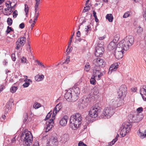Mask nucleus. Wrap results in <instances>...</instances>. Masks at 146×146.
Masks as SVG:
<instances>
[{
  "mask_svg": "<svg viewBox=\"0 0 146 146\" xmlns=\"http://www.w3.org/2000/svg\"><path fill=\"white\" fill-rule=\"evenodd\" d=\"M36 62H37L38 65L41 66L43 68H45V67L43 63L40 62L38 60H36Z\"/></svg>",
  "mask_w": 146,
  "mask_h": 146,
  "instance_id": "37998d69",
  "label": "nucleus"
},
{
  "mask_svg": "<svg viewBox=\"0 0 146 146\" xmlns=\"http://www.w3.org/2000/svg\"><path fill=\"white\" fill-rule=\"evenodd\" d=\"M72 91L73 95L74 100H76L78 99V96L79 95L80 90L78 87L75 85Z\"/></svg>",
  "mask_w": 146,
  "mask_h": 146,
  "instance_id": "dca6fc26",
  "label": "nucleus"
},
{
  "mask_svg": "<svg viewBox=\"0 0 146 146\" xmlns=\"http://www.w3.org/2000/svg\"><path fill=\"white\" fill-rule=\"evenodd\" d=\"M118 66L117 63H114L111 65L109 69L111 71H115L118 68Z\"/></svg>",
  "mask_w": 146,
  "mask_h": 146,
  "instance_id": "bb28decb",
  "label": "nucleus"
},
{
  "mask_svg": "<svg viewBox=\"0 0 146 146\" xmlns=\"http://www.w3.org/2000/svg\"><path fill=\"white\" fill-rule=\"evenodd\" d=\"M140 94L145 101H146V87L141 88L140 90Z\"/></svg>",
  "mask_w": 146,
  "mask_h": 146,
  "instance_id": "412c9836",
  "label": "nucleus"
},
{
  "mask_svg": "<svg viewBox=\"0 0 146 146\" xmlns=\"http://www.w3.org/2000/svg\"><path fill=\"white\" fill-rule=\"evenodd\" d=\"M38 17V16L36 15H35V16H34V20L33 21V22L34 23H36L35 21L37 20Z\"/></svg>",
  "mask_w": 146,
  "mask_h": 146,
  "instance_id": "0e129e2a",
  "label": "nucleus"
},
{
  "mask_svg": "<svg viewBox=\"0 0 146 146\" xmlns=\"http://www.w3.org/2000/svg\"><path fill=\"white\" fill-rule=\"evenodd\" d=\"M25 27L24 24L23 23H22L19 25V27L21 29H23Z\"/></svg>",
  "mask_w": 146,
  "mask_h": 146,
  "instance_id": "e2e57ef3",
  "label": "nucleus"
},
{
  "mask_svg": "<svg viewBox=\"0 0 146 146\" xmlns=\"http://www.w3.org/2000/svg\"><path fill=\"white\" fill-rule=\"evenodd\" d=\"M18 88L17 86H12L10 89V92L13 93H15L17 90Z\"/></svg>",
  "mask_w": 146,
  "mask_h": 146,
  "instance_id": "72a5a7b5",
  "label": "nucleus"
},
{
  "mask_svg": "<svg viewBox=\"0 0 146 146\" xmlns=\"http://www.w3.org/2000/svg\"><path fill=\"white\" fill-rule=\"evenodd\" d=\"M87 28H86L85 29H86V31L88 33L90 31H91V25H88L87 26Z\"/></svg>",
  "mask_w": 146,
  "mask_h": 146,
  "instance_id": "a18cd8bd",
  "label": "nucleus"
},
{
  "mask_svg": "<svg viewBox=\"0 0 146 146\" xmlns=\"http://www.w3.org/2000/svg\"><path fill=\"white\" fill-rule=\"evenodd\" d=\"M104 44L103 42L100 43H98L96 47H103Z\"/></svg>",
  "mask_w": 146,
  "mask_h": 146,
  "instance_id": "680f3d73",
  "label": "nucleus"
},
{
  "mask_svg": "<svg viewBox=\"0 0 146 146\" xmlns=\"http://www.w3.org/2000/svg\"><path fill=\"white\" fill-rule=\"evenodd\" d=\"M78 106L80 109H83L84 108V105L82 103L79 104Z\"/></svg>",
  "mask_w": 146,
  "mask_h": 146,
  "instance_id": "6e6d98bb",
  "label": "nucleus"
},
{
  "mask_svg": "<svg viewBox=\"0 0 146 146\" xmlns=\"http://www.w3.org/2000/svg\"><path fill=\"white\" fill-rule=\"evenodd\" d=\"M39 5L35 4V13L37 12V10L38 9V6Z\"/></svg>",
  "mask_w": 146,
  "mask_h": 146,
  "instance_id": "052dcab7",
  "label": "nucleus"
},
{
  "mask_svg": "<svg viewBox=\"0 0 146 146\" xmlns=\"http://www.w3.org/2000/svg\"><path fill=\"white\" fill-rule=\"evenodd\" d=\"M77 40L79 42H80L82 41H83L86 44V42L85 40L84 39H82L80 38H79L77 39Z\"/></svg>",
  "mask_w": 146,
  "mask_h": 146,
  "instance_id": "338daca9",
  "label": "nucleus"
},
{
  "mask_svg": "<svg viewBox=\"0 0 146 146\" xmlns=\"http://www.w3.org/2000/svg\"><path fill=\"white\" fill-rule=\"evenodd\" d=\"M138 135L141 139L146 138V129L143 132H141L140 129L137 131Z\"/></svg>",
  "mask_w": 146,
  "mask_h": 146,
  "instance_id": "4be33fe9",
  "label": "nucleus"
},
{
  "mask_svg": "<svg viewBox=\"0 0 146 146\" xmlns=\"http://www.w3.org/2000/svg\"><path fill=\"white\" fill-rule=\"evenodd\" d=\"M82 118L79 113H76L71 115L70 120V127L74 130L77 129L81 124Z\"/></svg>",
  "mask_w": 146,
  "mask_h": 146,
  "instance_id": "f257e3e1",
  "label": "nucleus"
},
{
  "mask_svg": "<svg viewBox=\"0 0 146 146\" xmlns=\"http://www.w3.org/2000/svg\"><path fill=\"white\" fill-rule=\"evenodd\" d=\"M143 110V109L142 107H140L137 109V111L138 112V113H140Z\"/></svg>",
  "mask_w": 146,
  "mask_h": 146,
  "instance_id": "864d4df0",
  "label": "nucleus"
},
{
  "mask_svg": "<svg viewBox=\"0 0 146 146\" xmlns=\"http://www.w3.org/2000/svg\"><path fill=\"white\" fill-rule=\"evenodd\" d=\"M106 18L110 22H112L113 20V17L111 14H107L106 16Z\"/></svg>",
  "mask_w": 146,
  "mask_h": 146,
  "instance_id": "cd10ccee",
  "label": "nucleus"
},
{
  "mask_svg": "<svg viewBox=\"0 0 146 146\" xmlns=\"http://www.w3.org/2000/svg\"><path fill=\"white\" fill-rule=\"evenodd\" d=\"M70 56H68L67 57L66 59L65 62V63L68 64V63L69 61H70Z\"/></svg>",
  "mask_w": 146,
  "mask_h": 146,
  "instance_id": "bf43d9fd",
  "label": "nucleus"
},
{
  "mask_svg": "<svg viewBox=\"0 0 146 146\" xmlns=\"http://www.w3.org/2000/svg\"><path fill=\"white\" fill-rule=\"evenodd\" d=\"M15 54H12V60L13 61H15L16 60V58L15 57Z\"/></svg>",
  "mask_w": 146,
  "mask_h": 146,
  "instance_id": "69168bd1",
  "label": "nucleus"
},
{
  "mask_svg": "<svg viewBox=\"0 0 146 146\" xmlns=\"http://www.w3.org/2000/svg\"><path fill=\"white\" fill-rule=\"evenodd\" d=\"M102 109L101 107L97 104L92 107L89 111V116L92 118L97 117Z\"/></svg>",
  "mask_w": 146,
  "mask_h": 146,
  "instance_id": "1a4fd4ad",
  "label": "nucleus"
},
{
  "mask_svg": "<svg viewBox=\"0 0 146 146\" xmlns=\"http://www.w3.org/2000/svg\"><path fill=\"white\" fill-rule=\"evenodd\" d=\"M132 126V124L129 123H123L119 129L120 135L122 137H124L130 131Z\"/></svg>",
  "mask_w": 146,
  "mask_h": 146,
  "instance_id": "0eeeda50",
  "label": "nucleus"
},
{
  "mask_svg": "<svg viewBox=\"0 0 146 146\" xmlns=\"http://www.w3.org/2000/svg\"><path fill=\"white\" fill-rule=\"evenodd\" d=\"M127 88L125 85H121L117 92L118 97L123 99L125 96L126 94Z\"/></svg>",
  "mask_w": 146,
  "mask_h": 146,
  "instance_id": "9b49d317",
  "label": "nucleus"
},
{
  "mask_svg": "<svg viewBox=\"0 0 146 146\" xmlns=\"http://www.w3.org/2000/svg\"><path fill=\"white\" fill-rule=\"evenodd\" d=\"M13 17L14 18H15L18 15V11L17 10H15L13 12Z\"/></svg>",
  "mask_w": 146,
  "mask_h": 146,
  "instance_id": "49530a36",
  "label": "nucleus"
},
{
  "mask_svg": "<svg viewBox=\"0 0 146 146\" xmlns=\"http://www.w3.org/2000/svg\"><path fill=\"white\" fill-rule=\"evenodd\" d=\"M78 146H87V145L82 141H80L78 143Z\"/></svg>",
  "mask_w": 146,
  "mask_h": 146,
  "instance_id": "09e8293b",
  "label": "nucleus"
},
{
  "mask_svg": "<svg viewBox=\"0 0 146 146\" xmlns=\"http://www.w3.org/2000/svg\"><path fill=\"white\" fill-rule=\"evenodd\" d=\"M25 41V37H21L19 38L16 42L15 49L17 50H19L21 47L23 46L24 45Z\"/></svg>",
  "mask_w": 146,
  "mask_h": 146,
  "instance_id": "ddd939ff",
  "label": "nucleus"
},
{
  "mask_svg": "<svg viewBox=\"0 0 146 146\" xmlns=\"http://www.w3.org/2000/svg\"><path fill=\"white\" fill-rule=\"evenodd\" d=\"M26 61H27V59L26 57H23L21 59V62L23 63H27Z\"/></svg>",
  "mask_w": 146,
  "mask_h": 146,
  "instance_id": "de8ad7c7",
  "label": "nucleus"
},
{
  "mask_svg": "<svg viewBox=\"0 0 146 146\" xmlns=\"http://www.w3.org/2000/svg\"><path fill=\"white\" fill-rule=\"evenodd\" d=\"M58 142L56 137H52L50 139L47 140V146H57Z\"/></svg>",
  "mask_w": 146,
  "mask_h": 146,
  "instance_id": "4468645a",
  "label": "nucleus"
},
{
  "mask_svg": "<svg viewBox=\"0 0 146 146\" xmlns=\"http://www.w3.org/2000/svg\"><path fill=\"white\" fill-rule=\"evenodd\" d=\"M90 9V7L89 5H86L85 7L84 8V9L83 10V13H85L88 11Z\"/></svg>",
  "mask_w": 146,
  "mask_h": 146,
  "instance_id": "2f4dec72",
  "label": "nucleus"
},
{
  "mask_svg": "<svg viewBox=\"0 0 146 146\" xmlns=\"http://www.w3.org/2000/svg\"><path fill=\"white\" fill-rule=\"evenodd\" d=\"M104 51V47H96L95 53V55L97 57H101L103 54Z\"/></svg>",
  "mask_w": 146,
  "mask_h": 146,
  "instance_id": "f3484780",
  "label": "nucleus"
},
{
  "mask_svg": "<svg viewBox=\"0 0 146 146\" xmlns=\"http://www.w3.org/2000/svg\"><path fill=\"white\" fill-rule=\"evenodd\" d=\"M134 38L131 35L126 36L123 40L119 43L124 47L125 49H128L130 46L133 44L134 42Z\"/></svg>",
  "mask_w": 146,
  "mask_h": 146,
  "instance_id": "20e7f679",
  "label": "nucleus"
},
{
  "mask_svg": "<svg viewBox=\"0 0 146 146\" xmlns=\"http://www.w3.org/2000/svg\"><path fill=\"white\" fill-rule=\"evenodd\" d=\"M131 14V12L127 11L124 14L123 17V18H126L130 16Z\"/></svg>",
  "mask_w": 146,
  "mask_h": 146,
  "instance_id": "e433bc0d",
  "label": "nucleus"
},
{
  "mask_svg": "<svg viewBox=\"0 0 146 146\" xmlns=\"http://www.w3.org/2000/svg\"><path fill=\"white\" fill-rule=\"evenodd\" d=\"M114 112V109L112 108L109 107H106L104 109L101 117L102 118H109L113 115Z\"/></svg>",
  "mask_w": 146,
  "mask_h": 146,
  "instance_id": "6e6552de",
  "label": "nucleus"
},
{
  "mask_svg": "<svg viewBox=\"0 0 146 146\" xmlns=\"http://www.w3.org/2000/svg\"><path fill=\"white\" fill-rule=\"evenodd\" d=\"M86 19L85 18H84V19L83 20V21H82V22L80 24L79 26L78 29H80V26H81L83 24L85 23L86 22Z\"/></svg>",
  "mask_w": 146,
  "mask_h": 146,
  "instance_id": "13d9d810",
  "label": "nucleus"
},
{
  "mask_svg": "<svg viewBox=\"0 0 146 146\" xmlns=\"http://www.w3.org/2000/svg\"><path fill=\"white\" fill-rule=\"evenodd\" d=\"M82 118L79 113H76L71 115L70 120V127L74 130L77 129L81 124Z\"/></svg>",
  "mask_w": 146,
  "mask_h": 146,
  "instance_id": "f03ea898",
  "label": "nucleus"
},
{
  "mask_svg": "<svg viewBox=\"0 0 146 146\" xmlns=\"http://www.w3.org/2000/svg\"><path fill=\"white\" fill-rule=\"evenodd\" d=\"M61 105V104L59 103L56 106L54 110L53 113L54 114L57 113L62 108Z\"/></svg>",
  "mask_w": 146,
  "mask_h": 146,
  "instance_id": "b1692460",
  "label": "nucleus"
},
{
  "mask_svg": "<svg viewBox=\"0 0 146 146\" xmlns=\"http://www.w3.org/2000/svg\"><path fill=\"white\" fill-rule=\"evenodd\" d=\"M92 63L94 65V66L104 67L105 62L104 60L100 58H97L94 59Z\"/></svg>",
  "mask_w": 146,
  "mask_h": 146,
  "instance_id": "f8f14e48",
  "label": "nucleus"
},
{
  "mask_svg": "<svg viewBox=\"0 0 146 146\" xmlns=\"http://www.w3.org/2000/svg\"><path fill=\"white\" fill-rule=\"evenodd\" d=\"M90 66L89 63H87L85 65L84 67V70L87 72L88 71L90 70Z\"/></svg>",
  "mask_w": 146,
  "mask_h": 146,
  "instance_id": "f704fd0d",
  "label": "nucleus"
},
{
  "mask_svg": "<svg viewBox=\"0 0 146 146\" xmlns=\"http://www.w3.org/2000/svg\"><path fill=\"white\" fill-rule=\"evenodd\" d=\"M3 64L5 66H6L8 63L5 60H4L3 62Z\"/></svg>",
  "mask_w": 146,
  "mask_h": 146,
  "instance_id": "774afa93",
  "label": "nucleus"
},
{
  "mask_svg": "<svg viewBox=\"0 0 146 146\" xmlns=\"http://www.w3.org/2000/svg\"><path fill=\"white\" fill-rule=\"evenodd\" d=\"M12 3V2L10 1H9L5 3V5L7 8L5 9V11H8V10H9L10 9H12V8H11Z\"/></svg>",
  "mask_w": 146,
  "mask_h": 146,
  "instance_id": "a878e982",
  "label": "nucleus"
},
{
  "mask_svg": "<svg viewBox=\"0 0 146 146\" xmlns=\"http://www.w3.org/2000/svg\"><path fill=\"white\" fill-rule=\"evenodd\" d=\"M95 78L94 76L93 78H92L90 80V83L93 85H94L96 83V80L95 79Z\"/></svg>",
  "mask_w": 146,
  "mask_h": 146,
  "instance_id": "a19ab883",
  "label": "nucleus"
},
{
  "mask_svg": "<svg viewBox=\"0 0 146 146\" xmlns=\"http://www.w3.org/2000/svg\"><path fill=\"white\" fill-rule=\"evenodd\" d=\"M27 50L28 51L29 53H30L31 54H32V52L31 50V47L30 42L29 41L28 42L27 46Z\"/></svg>",
  "mask_w": 146,
  "mask_h": 146,
  "instance_id": "7c9ffc66",
  "label": "nucleus"
},
{
  "mask_svg": "<svg viewBox=\"0 0 146 146\" xmlns=\"http://www.w3.org/2000/svg\"><path fill=\"white\" fill-rule=\"evenodd\" d=\"M127 50L125 49L123 46L118 43L117 45L116 50L115 51L114 55L116 58L118 60L121 58L123 57L124 51Z\"/></svg>",
  "mask_w": 146,
  "mask_h": 146,
  "instance_id": "423d86ee",
  "label": "nucleus"
},
{
  "mask_svg": "<svg viewBox=\"0 0 146 146\" xmlns=\"http://www.w3.org/2000/svg\"><path fill=\"white\" fill-rule=\"evenodd\" d=\"M116 44L115 42L113 41H111L108 46V49L110 51L113 50L115 48Z\"/></svg>",
  "mask_w": 146,
  "mask_h": 146,
  "instance_id": "5701e85b",
  "label": "nucleus"
},
{
  "mask_svg": "<svg viewBox=\"0 0 146 146\" xmlns=\"http://www.w3.org/2000/svg\"><path fill=\"white\" fill-rule=\"evenodd\" d=\"M40 104L37 102L35 103L33 105V107L35 109H37L40 107Z\"/></svg>",
  "mask_w": 146,
  "mask_h": 146,
  "instance_id": "79ce46f5",
  "label": "nucleus"
},
{
  "mask_svg": "<svg viewBox=\"0 0 146 146\" xmlns=\"http://www.w3.org/2000/svg\"><path fill=\"white\" fill-rule=\"evenodd\" d=\"M30 84L29 82H26L23 84V86L24 87L26 88L28 87L29 85Z\"/></svg>",
  "mask_w": 146,
  "mask_h": 146,
  "instance_id": "8fccbe9b",
  "label": "nucleus"
},
{
  "mask_svg": "<svg viewBox=\"0 0 146 146\" xmlns=\"http://www.w3.org/2000/svg\"><path fill=\"white\" fill-rule=\"evenodd\" d=\"M113 104L115 106H118V101H113L112 102Z\"/></svg>",
  "mask_w": 146,
  "mask_h": 146,
  "instance_id": "603ef678",
  "label": "nucleus"
},
{
  "mask_svg": "<svg viewBox=\"0 0 146 146\" xmlns=\"http://www.w3.org/2000/svg\"><path fill=\"white\" fill-rule=\"evenodd\" d=\"M44 78V76L43 75H40L37 74L35 76V80L37 81H40L42 80Z\"/></svg>",
  "mask_w": 146,
  "mask_h": 146,
  "instance_id": "393cba45",
  "label": "nucleus"
},
{
  "mask_svg": "<svg viewBox=\"0 0 146 146\" xmlns=\"http://www.w3.org/2000/svg\"><path fill=\"white\" fill-rule=\"evenodd\" d=\"M101 68L98 66H94L93 69V74L95 79L98 80H100L103 75V72L101 71Z\"/></svg>",
  "mask_w": 146,
  "mask_h": 146,
  "instance_id": "9d476101",
  "label": "nucleus"
},
{
  "mask_svg": "<svg viewBox=\"0 0 146 146\" xmlns=\"http://www.w3.org/2000/svg\"><path fill=\"white\" fill-rule=\"evenodd\" d=\"M68 119V117L67 115H64L61 118L60 121V124L62 126H65L67 124V120Z\"/></svg>",
  "mask_w": 146,
  "mask_h": 146,
  "instance_id": "6ab92c4d",
  "label": "nucleus"
},
{
  "mask_svg": "<svg viewBox=\"0 0 146 146\" xmlns=\"http://www.w3.org/2000/svg\"><path fill=\"white\" fill-rule=\"evenodd\" d=\"M60 142L64 144L69 140V135L67 134H65L60 137Z\"/></svg>",
  "mask_w": 146,
  "mask_h": 146,
  "instance_id": "aec40b11",
  "label": "nucleus"
},
{
  "mask_svg": "<svg viewBox=\"0 0 146 146\" xmlns=\"http://www.w3.org/2000/svg\"><path fill=\"white\" fill-rule=\"evenodd\" d=\"M53 123V119H48V121L46 122V125L44 131L47 132L49 131L52 127Z\"/></svg>",
  "mask_w": 146,
  "mask_h": 146,
  "instance_id": "a211bd4d",
  "label": "nucleus"
},
{
  "mask_svg": "<svg viewBox=\"0 0 146 146\" xmlns=\"http://www.w3.org/2000/svg\"><path fill=\"white\" fill-rule=\"evenodd\" d=\"M74 35V32L73 33V34L71 36V38H70V41H69V42L68 43V47L67 49H66V51H67L68 49L69 48V47L70 46V45L71 43V42H72V38H73Z\"/></svg>",
  "mask_w": 146,
  "mask_h": 146,
  "instance_id": "ea45409f",
  "label": "nucleus"
},
{
  "mask_svg": "<svg viewBox=\"0 0 146 146\" xmlns=\"http://www.w3.org/2000/svg\"><path fill=\"white\" fill-rule=\"evenodd\" d=\"M13 31L11 27L8 26L7 27V29L6 31V32L7 34L9 33L11 31Z\"/></svg>",
  "mask_w": 146,
  "mask_h": 146,
  "instance_id": "c03bdc74",
  "label": "nucleus"
},
{
  "mask_svg": "<svg viewBox=\"0 0 146 146\" xmlns=\"http://www.w3.org/2000/svg\"><path fill=\"white\" fill-rule=\"evenodd\" d=\"M21 140L23 146H30L33 141V136L30 131L27 129L22 132L21 136Z\"/></svg>",
  "mask_w": 146,
  "mask_h": 146,
  "instance_id": "7ed1b4c3",
  "label": "nucleus"
},
{
  "mask_svg": "<svg viewBox=\"0 0 146 146\" xmlns=\"http://www.w3.org/2000/svg\"><path fill=\"white\" fill-rule=\"evenodd\" d=\"M64 98L69 102H74L76 101L74 100L73 95L72 91L70 90H69L66 92L64 95Z\"/></svg>",
  "mask_w": 146,
  "mask_h": 146,
  "instance_id": "2eb2a0df",
  "label": "nucleus"
},
{
  "mask_svg": "<svg viewBox=\"0 0 146 146\" xmlns=\"http://www.w3.org/2000/svg\"><path fill=\"white\" fill-rule=\"evenodd\" d=\"M24 10L25 13L26 15V17H27V15L28 14V11L29 10V8L28 5L26 4H25V5Z\"/></svg>",
  "mask_w": 146,
  "mask_h": 146,
  "instance_id": "4c0bfd02",
  "label": "nucleus"
},
{
  "mask_svg": "<svg viewBox=\"0 0 146 146\" xmlns=\"http://www.w3.org/2000/svg\"><path fill=\"white\" fill-rule=\"evenodd\" d=\"M51 115V113L50 112L48 113L46 116V118H45V120H46L47 119H49Z\"/></svg>",
  "mask_w": 146,
  "mask_h": 146,
  "instance_id": "4d7b16f0",
  "label": "nucleus"
},
{
  "mask_svg": "<svg viewBox=\"0 0 146 146\" xmlns=\"http://www.w3.org/2000/svg\"><path fill=\"white\" fill-rule=\"evenodd\" d=\"M143 115L138 112L135 113L133 114H130L128 116L129 123L132 124L133 123L137 122L141 120L143 118Z\"/></svg>",
  "mask_w": 146,
  "mask_h": 146,
  "instance_id": "39448f33",
  "label": "nucleus"
},
{
  "mask_svg": "<svg viewBox=\"0 0 146 146\" xmlns=\"http://www.w3.org/2000/svg\"><path fill=\"white\" fill-rule=\"evenodd\" d=\"M119 39V37L118 36H117V35H116V36H115L112 41H113L116 42Z\"/></svg>",
  "mask_w": 146,
  "mask_h": 146,
  "instance_id": "5fc2aeb1",
  "label": "nucleus"
},
{
  "mask_svg": "<svg viewBox=\"0 0 146 146\" xmlns=\"http://www.w3.org/2000/svg\"><path fill=\"white\" fill-rule=\"evenodd\" d=\"M93 92L94 95H97L99 93V90L98 88L97 87H94V88L93 90Z\"/></svg>",
  "mask_w": 146,
  "mask_h": 146,
  "instance_id": "c756f323",
  "label": "nucleus"
},
{
  "mask_svg": "<svg viewBox=\"0 0 146 146\" xmlns=\"http://www.w3.org/2000/svg\"><path fill=\"white\" fill-rule=\"evenodd\" d=\"M143 31V28L139 26L137 28V32L139 34H141Z\"/></svg>",
  "mask_w": 146,
  "mask_h": 146,
  "instance_id": "473e14b6",
  "label": "nucleus"
},
{
  "mask_svg": "<svg viewBox=\"0 0 146 146\" xmlns=\"http://www.w3.org/2000/svg\"><path fill=\"white\" fill-rule=\"evenodd\" d=\"M12 12V9H10L8 11H5L4 13V14L5 15L7 16H9L11 15Z\"/></svg>",
  "mask_w": 146,
  "mask_h": 146,
  "instance_id": "c9c22d12",
  "label": "nucleus"
},
{
  "mask_svg": "<svg viewBox=\"0 0 146 146\" xmlns=\"http://www.w3.org/2000/svg\"><path fill=\"white\" fill-rule=\"evenodd\" d=\"M11 109V107L9 105H7L6 106L5 111L7 112L9 111Z\"/></svg>",
  "mask_w": 146,
  "mask_h": 146,
  "instance_id": "3c124183",
  "label": "nucleus"
},
{
  "mask_svg": "<svg viewBox=\"0 0 146 146\" xmlns=\"http://www.w3.org/2000/svg\"><path fill=\"white\" fill-rule=\"evenodd\" d=\"M119 137V135L118 134H117L115 137V138L114 139H113L112 141L110 142V145L111 146L113 145L115 143V142L117 141V139Z\"/></svg>",
  "mask_w": 146,
  "mask_h": 146,
  "instance_id": "c85d7f7f",
  "label": "nucleus"
},
{
  "mask_svg": "<svg viewBox=\"0 0 146 146\" xmlns=\"http://www.w3.org/2000/svg\"><path fill=\"white\" fill-rule=\"evenodd\" d=\"M7 22L9 25L11 26L12 24L13 21L11 18H8L7 19Z\"/></svg>",
  "mask_w": 146,
  "mask_h": 146,
  "instance_id": "58836bf2",
  "label": "nucleus"
}]
</instances>
